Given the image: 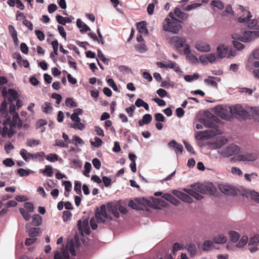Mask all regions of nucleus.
<instances>
[{"label": "nucleus", "instance_id": "20e7f679", "mask_svg": "<svg viewBox=\"0 0 259 259\" xmlns=\"http://www.w3.org/2000/svg\"><path fill=\"white\" fill-rule=\"evenodd\" d=\"M258 37L259 31H245L242 35L237 33L232 35V38L233 39H238L243 42L251 41Z\"/></svg>", "mask_w": 259, "mask_h": 259}, {"label": "nucleus", "instance_id": "a878e982", "mask_svg": "<svg viewBox=\"0 0 259 259\" xmlns=\"http://www.w3.org/2000/svg\"><path fill=\"white\" fill-rule=\"evenodd\" d=\"M227 239L226 236L221 234L213 238V242L216 244H223L226 242Z\"/></svg>", "mask_w": 259, "mask_h": 259}, {"label": "nucleus", "instance_id": "5701e85b", "mask_svg": "<svg viewBox=\"0 0 259 259\" xmlns=\"http://www.w3.org/2000/svg\"><path fill=\"white\" fill-rule=\"evenodd\" d=\"M174 14L177 17L182 20H186L189 17V15L187 13L183 12L179 8L175 9Z\"/></svg>", "mask_w": 259, "mask_h": 259}, {"label": "nucleus", "instance_id": "39448f33", "mask_svg": "<svg viewBox=\"0 0 259 259\" xmlns=\"http://www.w3.org/2000/svg\"><path fill=\"white\" fill-rule=\"evenodd\" d=\"M186 41L185 37L179 36H174L170 39V43L174 44L178 50L184 47V54H189L191 53V50L189 45L186 43Z\"/></svg>", "mask_w": 259, "mask_h": 259}, {"label": "nucleus", "instance_id": "864d4df0", "mask_svg": "<svg viewBox=\"0 0 259 259\" xmlns=\"http://www.w3.org/2000/svg\"><path fill=\"white\" fill-rule=\"evenodd\" d=\"M258 242H259V235H256L250 238L248 245L250 246V245H255Z\"/></svg>", "mask_w": 259, "mask_h": 259}, {"label": "nucleus", "instance_id": "a211bd4d", "mask_svg": "<svg viewBox=\"0 0 259 259\" xmlns=\"http://www.w3.org/2000/svg\"><path fill=\"white\" fill-rule=\"evenodd\" d=\"M169 147H172L175 149L176 153L177 154L179 152L181 154L183 151V146L182 144L178 143L175 140L170 141L168 144Z\"/></svg>", "mask_w": 259, "mask_h": 259}, {"label": "nucleus", "instance_id": "dca6fc26", "mask_svg": "<svg viewBox=\"0 0 259 259\" xmlns=\"http://www.w3.org/2000/svg\"><path fill=\"white\" fill-rule=\"evenodd\" d=\"M6 120L3 121L4 125L2 128V135L3 137H6L8 135L9 137H11L14 134L12 128L16 126L11 127L9 123H5Z\"/></svg>", "mask_w": 259, "mask_h": 259}, {"label": "nucleus", "instance_id": "f3484780", "mask_svg": "<svg viewBox=\"0 0 259 259\" xmlns=\"http://www.w3.org/2000/svg\"><path fill=\"white\" fill-rule=\"evenodd\" d=\"M229 49L225 46H219L217 48V56L220 58H223L227 56L229 54Z\"/></svg>", "mask_w": 259, "mask_h": 259}, {"label": "nucleus", "instance_id": "423d86ee", "mask_svg": "<svg viewBox=\"0 0 259 259\" xmlns=\"http://www.w3.org/2000/svg\"><path fill=\"white\" fill-rule=\"evenodd\" d=\"M221 122L220 119L209 111L205 113V118L203 119V124L207 127L217 130L219 126L217 123Z\"/></svg>", "mask_w": 259, "mask_h": 259}, {"label": "nucleus", "instance_id": "2eb2a0df", "mask_svg": "<svg viewBox=\"0 0 259 259\" xmlns=\"http://www.w3.org/2000/svg\"><path fill=\"white\" fill-rule=\"evenodd\" d=\"M195 47L200 52H208L210 51V46L207 43L202 41L196 42L195 44Z\"/></svg>", "mask_w": 259, "mask_h": 259}, {"label": "nucleus", "instance_id": "4c0bfd02", "mask_svg": "<svg viewBox=\"0 0 259 259\" xmlns=\"http://www.w3.org/2000/svg\"><path fill=\"white\" fill-rule=\"evenodd\" d=\"M187 250L190 253L191 256H194L196 255L197 250L195 245L194 244L190 243L188 245Z\"/></svg>", "mask_w": 259, "mask_h": 259}, {"label": "nucleus", "instance_id": "f704fd0d", "mask_svg": "<svg viewBox=\"0 0 259 259\" xmlns=\"http://www.w3.org/2000/svg\"><path fill=\"white\" fill-rule=\"evenodd\" d=\"M53 107L51 104L48 102H45L42 106V110L44 113H49L52 112Z\"/></svg>", "mask_w": 259, "mask_h": 259}, {"label": "nucleus", "instance_id": "aec40b11", "mask_svg": "<svg viewBox=\"0 0 259 259\" xmlns=\"http://www.w3.org/2000/svg\"><path fill=\"white\" fill-rule=\"evenodd\" d=\"M56 20L59 24L65 25L66 23H71L72 20L74 19V17L72 16L69 17H63L62 16L57 15L56 16Z\"/></svg>", "mask_w": 259, "mask_h": 259}, {"label": "nucleus", "instance_id": "49530a36", "mask_svg": "<svg viewBox=\"0 0 259 259\" xmlns=\"http://www.w3.org/2000/svg\"><path fill=\"white\" fill-rule=\"evenodd\" d=\"M211 4L213 7H216L221 10H223L224 7L223 3L219 1H213L211 2Z\"/></svg>", "mask_w": 259, "mask_h": 259}, {"label": "nucleus", "instance_id": "bf43d9fd", "mask_svg": "<svg viewBox=\"0 0 259 259\" xmlns=\"http://www.w3.org/2000/svg\"><path fill=\"white\" fill-rule=\"evenodd\" d=\"M35 33L37 38L39 40L42 41L45 39V35L44 33L42 31H41L39 30H35Z\"/></svg>", "mask_w": 259, "mask_h": 259}, {"label": "nucleus", "instance_id": "0e129e2a", "mask_svg": "<svg viewBox=\"0 0 259 259\" xmlns=\"http://www.w3.org/2000/svg\"><path fill=\"white\" fill-rule=\"evenodd\" d=\"M136 109L135 106L133 104L130 107L126 108L125 110L130 117H133L134 111Z\"/></svg>", "mask_w": 259, "mask_h": 259}, {"label": "nucleus", "instance_id": "ea45409f", "mask_svg": "<svg viewBox=\"0 0 259 259\" xmlns=\"http://www.w3.org/2000/svg\"><path fill=\"white\" fill-rule=\"evenodd\" d=\"M91 168H92L91 164L90 163L88 162H86L85 164H84V169H85V170L83 171V175L85 177H90L89 173L91 171Z\"/></svg>", "mask_w": 259, "mask_h": 259}, {"label": "nucleus", "instance_id": "774afa93", "mask_svg": "<svg viewBox=\"0 0 259 259\" xmlns=\"http://www.w3.org/2000/svg\"><path fill=\"white\" fill-rule=\"evenodd\" d=\"M92 163L94 166L97 169H99L101 166V163L100 160L97 158H95L92 160Z\"/></svg>", "mask_w": 259, "mask_h": 259}, {"label": "nucleus", "instance_id": "5fc2aeb1", "mask_svg": "<svg viewBox=\"0 0 259 259\" xmlns=\"http://www.w3.org/2000/svg\"><path fill=\"white\" fill-rule=\"evenodd\" d=\"M213 243L209 240H206L203 244V249L204 250L208 251L212 246Z\"/></svg>", "mask_w": 259, "mask_h": 259}, {"label": "nucleus", "instance_id": "f03ea898", "mask_svg": "<svg viewBox=\"0 0 259 259\" xmlns=\"http://www.w3.org/2000/svg\"><path fill=\"white\" fill-rule=\"evenodd\" d=\"M10 103L9 112L13 116L12 119L11 120L10 116H7L5 123H9L11 127L17 126L18 128L23 127V122L19 118L18 113L15 111L16 107L13 103Z\"/></svg>", "mask_w": 259, "mask_h": 259}, {"label": "nucleus", "instance_id": "72a5a7b5", "mask_svg": "<svg viewBox=\"0 0 259 259\" xmlns=\"http://www.w3.org/2000/svg\"><path fill=\"white\" fill-rule=\"evenodd\" d=\"M40 229L39 228H31L29 231V236L31 238H35L38 235Z\"/></svg>", "mask_w": 259, "mask_h": 259}, {"label": "nucleus", "instance_id": "b1692460", "mask_svg": "<svg viewBox=\"0 0 259 259\" xmlns=\"http://www.w3.org/2000/svg\"><path fill=\"white\" fill-rule=\"evenodd\" d=\"M107 207L108 211L112 212L113 214L116 218H118L119 217V214L117 211V205H114V204L109 202L107 204Z\"/></svg>", "mask_w": 259, "mask_h": 259}, {"label": "nucleus", "instance_id": "de8ad7c7", "mask_svg": "<svg viewBox=\"0 0 259 259\" xmlns=\"http://www.w3.org/2000/svg\"><path fill=\"white\" fill-rule=\"evenodd\" d=\"M19 210L21 214L26 221H28L30 219V214L28 213V211L25 210L24 208H20Z\"/></svg>", "mask_w": 259, "mask_h": 259}, {"label": "nucleus", "instance_id": "0eeeda50", "mask_svg": "<svg viewBox=\"0 0 259 259\" xmlns=\"http://www.w3.org/2000/svg\"><path fill=\"white\" fill-rule=\"evenodd\" d=\"M95 217L98 223H105L106 219H112L110 215L108 214L104 204L101 205L100 208H96Z\"/></svg>", "mask_w": 259, "mask_h": 259}, {"label": "nucleus", "instance_id": "c03bdc74", "mask_svg": "<svg viewBox=\"0 0 259 259\" xmlns=\"http://www.w3.org/2000/svg\"><path fill=\"white\" fill-rule=\"evenodd\" d=\"M46 159L50 162H55L58 160V156L56 153H51L46 156Z\"/></svg>", "mask_w": 259, "mask_h": 259}, {"label": "nucleus", "instance_id": "7ed1b4c3", "mask_svg": "<svg viewBox=\"0 0 259 259\" xmlns=\"http://www.w3.org/2000/svg\"><path fill=\"white\" fill-rule=\"evenodd\" d=\"M181 23H182V21L178 18L175 19L174 20L166 18L163 22V30L177 33L182 28Z\"/></svg>", "mask_w": 259, "mask_h": 259}, {"label": "nucleus", "instance_id": "c9c22d12", "mask_svg": "<svg viewBox=\"0 0 259 259\" xmlns=\"http://www.w3.org/2000/svg\"><path fill=\"white\" fill-rule=\"evenodd\" d=\"M229 234L231 240L233 242H236L240 237L239 234L236 231H230Z\"/></svg>", "mask_w": 259, "mask_h": 259}, {"label": "nucleus", "instance_id": "c85d7f7f", "mask_svg": "<svg viewBox=\"0 0 259 259\" xmlns=\"http://www.w3.org/2000/svg\"><path fill=\"white\" fill-rule=\"evenodd\" d=\"M166 68H170L173 69L175 72L177 73H179L181 72V69L179 66L177 65L176 63L172 61H168L167 63H166Z\"/></svg>", "mask_w": 259, "mask_h": 259}, {"label": "nucleus", "instance_id": "8fccbe9b", "mask_svg": "<svg viewBox=\"0 0 259 259\" xmlns=\"http://www.w3.org/2000/svg\"><path fill=\"white\" fill-rule=\"evenodd\" d=\"M249 195L252 200L257 203H259V194L257 192L252 191L250 192Z\"/></svg>", "mask_w": 259, "mask_h": 259}, {"label": "nucleus", "instance_id": "680f3d73", "mask_svg": "<svg viewBox=\"0 0 259 259\" xmlns=\"http://www.w3.org/2000/svg\"><path fill=\"white\" fill-rule=\"evenodd\" d=\"M118 69L119 71L121 72H126V73H132V71L131 68L125 65H121L118 67Z\"/></svg>", "mask_w": 259, "mask_h": 259}, {"label": "nucleus", "instance_id": "2f4dec72", "mask_svg": "<svg viewBox=\"0 0 259 259\" xmlns=\"http://www.w3.org/2000/svg\"><path fill=\"white\" fill-rule=\"evenodd\" d=\"M217 77H215L214 76H208V78H206L204 80V82L207 84L210 85L212 87H217L218 83H217L216 81L213 80L217 79V80L219 81L220 79V78H219V79H217Z\"/></svg>", "mask_w": 259, "mask_h": 259}, {"label": "nucleus", "instance_id": "6ab92c4d", "mask_svg": "<svg viewBox=\"0 0 259 259\" xmlns=\"http://www.w3.org/2000/svg\"><path fill=\"white\" fill-rule=\"evenodd\" d=\"M28 157H31L33 160L40 162L44 160L45 157V153L41 151L35 153H28Z\"/></svg>", "mask_w": 259, "mask_h": 259}, {"label": "nucleus", "instance_id": "f257e3e1", "mask_svg": "<svg viewBox=\"0 0 259 259\" xmlns=\"http://www.w3.org/2000/svg\"><path fill=\"white\" fill-rule=\"evenodd\" d=\"M190 187L191 189L185 188L184 189V191L187 194L178 190H174L172 193L184 202L191 203L193 202V199L188 194L193 196L198 200H200L203 198V196L199 193L213 195L217 190L215 186L211 183L207 184L195 183L191 185Z\"/></svg>", "mask_w": 259, "mask_h": 259}, {"label": "nucleus", "instance_id": "c756f323", "mask_svg": "<svg viewBox=\"0 0 259 259\" xmlns=\"http://www.w3.org/2000/svg\"><path fill=\"white\" fill-rule=\"evenodd\" d=\"M201 5V4L200 3H194L193 4L187 5L186 6H185L184 5H182L181 6V8L184 11H189L199 7Z\"/></svg>", "mask_w": 259, "mask_h": 259}, {"label": "nucleus", "instance_id": "69168bd1", "mask_svg": "<svg viewBox=\"0 0 259 259\" xmlns=\"http://www.w3.org/2000/svg\"><path fill=\"white\" fill-rule=\"evenodd\" d=\"M157 94L161 97L164 98L165 96H168L169 95L167 92L163 89H158L157 92Z\"/></svg>", "mask_w": 259, "mask_h": 259}, {"label": "nucleus", "instance_id": "1a4fd4ad", "mask_svg": "<svg viewBox=\"0 0 259 259\" xmlns=\"http://www.w3.org/2000/svg\"><path fill=\"white\" fill-rule=\"evenodd\" d=\"M3 97L6 99L7 97L9 103H13L18 97L17 92L12 89H9L8 91L6 87H4L2 91Z\"/></svg>", "mask_w": 259, "mask_h": 259}, {"label": "nucleus", "instance_id": "a18cd8bd", "mask_svg": "<svg viewBox=\"0 0 259 259\" xmlns=\"http://www.w3.org/2000/svg\"><path fill=\"white\" fill-rule=\"evenodd\" d=\"M65 104L67 106L70 107H76L77 104L75 103L72 98H67L65 101Z\"/></svg>", "mask_w": 259, "mask_h": 259}, {"label": "nucleus", "instance_id": "a19ab883", "mask_svg": "<svg viewBox=\"0 0 259 259\" xmlns=\"http://www.w3.org/2000/svg\"><path fill=\"white\" fill-rule=\"evenodd\" d=\"M44 175H47L48 177H52L53 176V168L51 165H46L45 168L42 171Z\"/></svg>", "mask_w": 259, "mask_h": 259}, {"label": "nucleus", "instance_id": "37998d69", "mask_svg": "<svg viewBox=\"0 0 259 259\" xmlns=\"http://www.w3.org/2000/svg\"><path fill=\"white\" fill-rule=\"evenodd\" d=\"M248 237L246 236H243L239 242L236 244L237 247H242L246 244L248 242Z\"/></svg>", "mask_w": 259, "mask_h": 259}, {"label": "nucleus", "instance_id": "412c9836", "mask_svg": "<svg viewBox=\"0 0 259 259\" xmlns=\"http://www.w3.org/2000/svg\"><path fill=\"white\" fill-rule=\"evenodd\" d=\"M162 197L176 206L178 205L180 203L179 200L170 194L165 193L162 195Z\"/></svg>", "mask_w": 259, "mask_h": 259}, {"label": "nucleus", "instance_id": "bb28decb", "mask_svg": "<svg viewBox=\"0 0 259 259\" xmlns=\"http://www.w3.org/2000/svg\"><path fill=\"white\" fill-rule=\"evenodd\" d=\"M51 45L53 47L54 51H53V52L51 53L50 57L51 58H53L54 57H55V56L56 55H57L58 53L59 44H58V40L57 39H56V40L52 41L51 42Z\"/></svg>", "mask_w": 259, "mask_h": 259}, {"label": "nucleus", "instance_id": "4468645a", "mask_svg": "<svg viewBox=\"0 0 259 259\" xmlns=\"http://www.w3.org/2000/svg\"><path fill=\"white\" fill-rule=\"evenodd\" d=\"M257 158V154L255 153H245L238 156L237 159L239 161H254Z\"/></svg>", "mask_w": 259, "mask_h": 259}, {"label": "nucleus", "instance_id": "6e6d98bb", "mask_svg": "<svg viewBox=\"0 0 259 259\" xmlns=\"http://www.w3.org/2000/svg\"><path fill=\"white\" fill-rule=\"evenodd\" d=\"M152 201L159 206H164L166 205V202L161 199L152 198Z\"/></svg>", "mask_w": 259, "mask_h": 259}, {"label": "nucleus", "instance_id": "79ce46f5", "mask_svg": "<svg viewBox=\"0 0 259 259\" xmlns=\"http://www.w3.org/2000/svg\"><path fill=\"white\" fill-rule=\"evenodd\" d=\"M98 57L106 65L109 64L110 60L105 57L104 55L102 53L100 50H98Z\"/></svg>", "mask_w": 259, "mask_h": 259}, {"label": "nucleus", "instance_id": "ddd939ff", "mask_svg": "<svg viewBox=\"0 0 259 259\" xmlns=\"http://www.w3.org/2000/svg\"><path fill=\"white\" fill-rule=\"evenodd\" d=\"M215 112L218 116L222 119L228 120L230 117V114L225 106H218L216 107Z\"/></svg>", "mask_w": 259, "mask_h": 259}, {"label": "nucleus", "instance_id": "603ef678", "mask_svg": "<svg viewBox=\"0 0 259 259\" xmlns=\"http://www.w3.org/2000/svg\"><path fill=\"white\" fill-rule=\"evenodd\" d=\"M28 153L25 149H22L20 152V154L25 161H28L29 160V158L27 156H28Z\"/></svg>", "mask_w": 259, "mask_h": 259}, {"label": "nucleus", "instance_id": "e433bc0d", "mask_svg": "<svg viewBox=\"0 0 259 259\" xmlns=\"http://www.w3.org/2000/svg\"><path fill=\"white\" fill-rule=\"evenodd\" d=\"M40 144V141L39 140H34L32 139H28L26 142V145L32 147L33 146H36Z\"/></svg>", "mask_w": 259, "mask_h": 259}, {"label": "nucleus", "instance_id": "9b49d317", "mask_svg": "<svg viewBox=\"0 0 259 259\" xmlns=\"http://www.w3.org/2000/svg\"><path fill=\"white\" fill-rule=\"evenodd\" d=\"M230 113L232 114H236L242 117H247L248 112L240 105L236 104L234 106L230 107Z\"/></svg>", "mask_w": 259, "mask_h": 259}, {"label": "nucleus", "instance_id": "58836bf2", "mask_svg": "<svg viewBox=\"0 0 259 259\" xmlns=\"http://www.w3.org/2000/svg\"><path fill=\"white\" fill-rule=\"evenodd\" d=\"M88 226V221L83 220L82 222L79 220L77 221V227L79 230H82L83 228H85Z\"/></svg>", "mask_w": 259, "mask_h": 259}, {"label": "nucleus", "instance_id": "7c9ffc66", "mask_svg": "<svg viewBox=\"0 0 259 259\" xmlns=\"http://www.w3.org/2000/svg\"><path fill=\"white\" fill-rule=\"evenodd\" d=\"M136 201L137 202L139 205H140L142 206L143 208L144 206H145L147 205H149L150 204H151V202L150 200H148V199H146L144 198H136Z\"/></svg>", "mask_w": 259, "mask_h": 259}, {"label": "nucleus", "instance_id": "cd10ccee", "mask_svg": "<svg viewBox=\"0 0 259 259\" xmlns=\"http://www.w3.org/2000/svg\"><path fill=\"white\" fill-rule=\"evenodd\" d=\"M42 223V218L39 214H34L32 217V225L34 226H39Z\"/></svg>", "mask_w": 259, "mask_h": 259}, {"label": "nucleus", "instance_id": "13d9d810", "mask_svg": "<svg viewBox=\"0 0 259 259\" xmlns=\"http://www.w3.org/2000/svg\"><path fill=\"white\" fill-rule=\"evenodd\" d=\"M91 143L92 145L96 147H100L103 144L102 140L98 137H95V142L92 141Z\"/></svg>", "mask_w": 259, "mask_h": 259}, {"label": "nucleus", "instance_id": "4be33fe9", "mask_svg": "<svg viewBox=\"0 0 259 259\" xmlns=\"http://www.w3.org/2000/svg\"><path fill=\"white\" fill-rule=\"evenodd\" d=\"M147 23L146 21H141L137 23V27L139 33L147 34L148 31L146 28Z\"/></svg>", "mask_w": 259, "mask_h": 259}, {"label": "nucleus", "instance_id": "e2e57ef3", "mask_svg": "<svg viewBox=\"0 0 259 259\" xmlns=\"http://www.w3.org/2000/svg\"><path fill=\"white\" fill-rule=\"evenodd\" d=\"M155 120L158 122H164L165 121V117L161 113H156L154 115Z\"/></svg>", "mask_w": 259, "mask_h": 259}, {"label": "nucleus", "instance_id": "f8f14e48", "mask_svg": "<svg viewBox=\"0 0 259 259\" xmlns=\"http://www.w3.org/2000/svg\"><path fill=\"white\" fill-rule=\"evenodd\" d=\"M220 190L224 194L235 196L237 195V191L236 189L231 186L220 184L219 186Z\"/></svg>", "mask_w": 259, "mask_h": 259}, {"label": "nucleus", "instance_id": "393cba45", "mask_svg": "<svg viewBox=\"0 0 259 259\" xmlns=\"http://www.w3.org/2000/svg\"><path fill=\"white\" fill-rule=\"evenodd\" d=\"M7 102L6 101V99L3 101L1 106V113L2 114V116L4 118L7 117L9 115L8 111L7 110Z\"/></svg>", "mask_w": 259, "mask_h": 259}, {"label": "nucleus", "instance_id": "6e6552de", "mask_svg": "<svg viewBox=\"0 0 259 259\" xmlns=\"http://www.w3.org/2000/svg\"><path fill=\"white\" fill-rule=\"evenodd\" d=\"M252 15L249 11H244L242 17L238 18V21L239 23H245L247 24V26L250 28L256 27L257 25V21L255 19L250 20Z\"/></svg>", "mask_w": 259, "mask_h": 259}, {"label": "nucleus", "instance_id": "473e14b6", "mask_svg": "<svg viewBox=\"0 0 259 259\" xmlns=\"http://www.w3.org/2000/svg\"><path fill=\"white\" fill-rule=\"evenodd\" d=\"M128 206L136 210H142V206L139 205L136 201V198L134 200H130L128 202Z\"/></svg>", "mask_w": 259, "mask_h": 259}, {"label": "nucleus", "instance_id": "052dcab7", "mask_svg": "<svg viewBox=\"0 0 259 259\" xmlns=\"http://www.w3.org/2000/svg\"><path fill=\"white\" fill-rule=\"evenodd\" d=\"M71 216V212L69 211L66 210L63 212L62 218L64 222H67L68 220L70 219Z\"/></svg>", "mask_w": 259, "mask_h": 259}, {"label": "nucleus", "instance_id": "09e8293b", "mask_svg": "<svg viewBox=\"0 0 259 259\" xmlns=\"http://www.w3.org/2000/svg\"><path fill=\"white\" fill-rule=\"evenodd\" d=\"M24 208L26 211L31 212L34 210V206L33 203L29 202L24 203Z\"/></svg>", "mask_w": 259, "mask_h": 259}, {"label": "nucleus", "instance_id": "9d476101", "mask_svg": "<svg viewBox=\"0 0 259 259\" xmlns=\"http://www.w3.org/2000/svg\"><path fill=\"white\" fill-rule=\"evenodd\" d=\"M240 151V148L236 145L232 144L222 149L221 154L225 157H229L237 154Z\"/></svg>", "mask_w": 259, "mask_h": 259}, {"label": "nucleus", "instance_id": "338daca9", "mask_svg": "<svg viewBox=\"0 0 259 259\" xmlns=\"http://www.w3.org/2000/svg\"><path fill=\"white\" fill-rule=\"evenodd\" d=\"M152 116L150 114H145L142 118V119L144 120V121L145 123V124H148L152 120Z\"/></svg>", "mask_w": 259, "mask_h": 259}, {"label": "nucleus", "instance_id": "4d7b16f0", "mask_svg": "<svg viewBox=\"0 0 259 259\" xmlns=\"http://www.w3.org/2000/svg\"><path fill=\"white\" fill-rule=\"evenodd\" d=\"M3 163L6 166L12 167L15 164V162L12 159L8 158L4 160Z\"/></svg>", "mask_w": 259, "mask_h": 259}, {"label": "nucleus", "instance_id": "3c124183", "mask_svg": "<svg viewBox=\"0 0 259 259\" xmlns=\"http://www.w3.org/2000/svg\"><path fill=\"white\" fill-rule=\"evenodd\" d=\"M238 39H233V44L234 47L238 50H242L244 48V45L240 42L237 41Z\"/></svg>", "mask_w": 259, "mask_h": 259}]
</instances>
